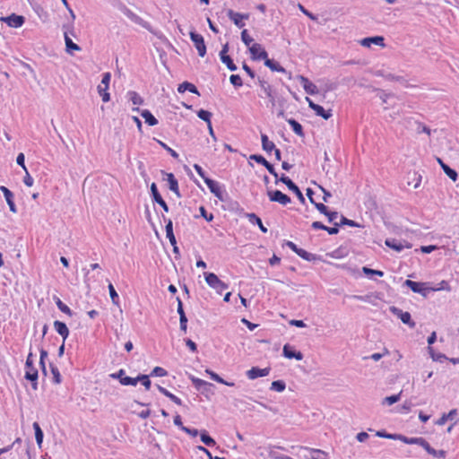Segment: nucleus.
<instances>
[{
	"label": "nucleus",
	"instance_id": "nucleus-1",
	"mask_svg": "<svg viewBox=\"0 0 459 459\" xmlns=\"http://www.w3.org/2000/svg\"><path fill=\"white\" fill-rule=\"evenodd\" d=\"M256 48H259L258 43H254L250 48L249 51L251 54V57L254 60H264V65L270 68L272 71L280 72V73H287L285 68L281 66L279 63L274 61L273 59L268 58V54L265 50L260 52L259 55H256Z\"/></svg>",
	"mask_w": 459,
	"mask_h": 459
},
{
	"label": "nucleus",
	"instance_id": "nucleus-2",
	"mask_svg": "<svg viewBox=\"0 0 459 459\" xmlns=\"http://www.w3.org/2000/svg\"><path fill=\"white\" fill-rule=\"evenodd\" d=\"M25 376L24 377L31 382V387L33 390L38 389V377L39 372L38 369L33 365V354L30 352L27 356L25 362Z\"/></svg>",
	"mask_w": 459,
	"mask_h": 459
},
{
	"label": "nucleus",
	"instance_id": "nucleus-3",
	"mask_svg": "<svg viewBox=\"0 0 459 459\" xmlns=\"http://www.w3.org/2000/svg\"><path fill=\"white\" fill-rule=\"evenodd\" d=\"M403 284L410 288L414 293H420L424 298H426L430 291V288L427 287L426 282H418L411 280H406Z\"/></svg>",
	"mask_w": 459,
	"mask_h": 459
},
{
	"label": "nucleus",
	"instance_id": "nucleus-4",
	"mask_svg": "<svg viewBox=\"0 0 459 459\" xmlns=\"http://www.w3.org/2000/svg\"><path fill=\"white\" fill-rule=\"evenodd\" d=\"M189 36H190V39L193 41L195 48L198 51V55L201 57H204L206 54V45L204 43V37L201 34H199L194 30L190 31Z\"/></svg>",
	"mask_w": 459,
	"mask_h": 459
},
{
	"label": "nucleus",
	"instance_id": "nucleus-5",
	"mask_svg": "<svg viewBox=\"0 0 459 459\" xmlns=\"http://www.w3.org/2000/svg\"><path fill=\"white\" fill-rule=\"evenodd\" d=\"M257 82L264 95L269 99L272 106L274 107L276 103V96L272 85L261 77H258Z\"/></svg>",
	"mask_w": 459,
	"mask_h": 459
},
{
	"label": "nucleus",
	"instance_id": "nucleus-6",
	"mask_svg": "<svg viewBox=\"0 0 459 459\" xmlns=\"http://www.w3.org/2000/svg\"><path fill=\"white\" fill-rule=\"evenodd\" d=\"M267 195L271 202L279 203L282 205H287L291 202L290 197L280 190H267Z\"/></svg>",
	"mask_w": 459,
	"mask_h": 459
},
{
	"label": "nucleus",
	"instance_id": "nucleus-7",
	"mask_svg": "<svg viewBox=\"0 0 459 459\" xmlns=\"http://www.w3.org/2000/svg\"><path fill=\"white\" fill-rule=\"evenodd\" d=\"M390 311L399 317L401 321L407 325L410 328L413 329L416 326V323L411 319V314L409 312H403L402 309L396 307H391Z\"/></svg>",
	"mask_w": 459,
	"mask_h": 459
},
{
	"label": "nucleus",
	"instance_id": "nucleus-8",
	"mask_svg": "<svg viewBox=\"0 0 459 459\" xmlns=\"http://www.w3.org/2000/svg\"><path fill=\"white\" fill-rule=\"evenodd\" d=\"M280 181L285 184L289 190L292 191L297 195L301 204H305V197L303 194L301 193L299 186L289 177L282 174L280 178Z\"/></svg>",
	"mask_w": 459,
	"mask_h": 459
},
{
	"label": "nucleus",
	"instance_id": "nucleus-9",
	"mask_svg": "<svg viewBox=\"0 0 459 459\" xmlns=\"http://www.w3.org/2000/svg\"><path fill=\"white\" fill-rule=\"evenodd\" d=\"M308 107L315 111L316 115L327 120L332 117V109L325 110L322 106L316 104L311 99L306 97Z\"/></svg>",
	"mask_w": 459,
	"mask_h": 459
},
{
	"label": "nucleus",
	"instance_id": "nucleus-10",
	"mask_svg": "<svg viewBox=\"0 0 459 459\" xmlns=\"http://www.w3.org/2000/svg\"><path fill=\"white\" fill-rule=\"evenodd\" d=\"M120 10L122 11V13L128 18L130 19L133 22H134L135 24H138L145 29H150V24L145 22L144 20H143L140 16H138L137 14H135L134 13H133L129 8H127L126 5H123Z\"/></svg>",
	"mask_w": 459,
	"mask_h": 459
},
{
	"label": "nucleus",
	"instance_id": "nucleus-11",
	"mask_svg": "<svg viewBox=\"0 0 459 459\" xmlns=\"http://www.w3.org/2000/svg\"><path fill=\"white\" fill-rule=\"evenodd\" d=\"M0 20L12 28H20L25 22V18L22 15H17L15 13H12L6 17H2Z\"/></svg>",
	"mask_w": 459,
	"mask_h": 459
},
{
	"label": "nucleus",
	"instance_id": "nucleus-12",
	"mask_svg": "<svg viewBox=\"0 0 459 459\" xmlns=\"http://www.w3.org/2000/svg\"><path fill=\"white\" fill-rule=\"evenodd\" d=\"M402 124L404 125V126H409V125L413 124L415 126V131L418 134L425 133L429 136H430V134H431V130H430L429 127H428L427 126H425L421 122L413 120L411 117L403 118Z\"/></svg>",
	"mask_w": 459,
	"mask_h": 459
},
{
	"label": "nucleus",
	"instance_id": "nucleus-13",
	"mask_svg": "<svg viewBox=\"0 0 459 459\" xmlns=\"http://www.w3.org/2000/svg\"><path fill=\"white\" fill-rule=\"evenodd\" d=\"M151 194L152 196V200L155 203H157L158 204H160L164 212H168L169 206H168L167 203L164 201V199L162 198V196L160 195L155 183H152V185H151Z\"/></svg>",
	"mask_w": 459,
	"mask_h": 459
},
{
	"label": "nucleus",
	"instance_id": "nucleus-14",
	"mask_svg": "<svg viewBox=\"0 0 459 459\" xmlns=\"http://www.w3.org/2000/svg\"><path fill=\"white\" fill-rule=\"evenodd\" d=\"M296 79L301 82L305 91L307 94L314 95L318 92L316 85L314 84L313 82H311L307 77H305L301 74H299L296 76Z\"/></svg>",
	"mask_w": 459,
	"mask_h": 459
},
{
	"label": "nucleus",
	"instance_id": "nucleus-15",
	"mask_svg": "<svg viewBox=\"0 0 459 459\" xmlns=\"http://www.w3.org/2000/svg\"><path fill=\"white\" fill-rule=\"evenodd\" d=\"M204 182L210 189L211 193H212L219 200L224 201L223 193L217 181L208 178H205Z\"/></svg>",
	"mask_w": 459,
	"mask_h": 459
},
{
	"label": "nucleus",
	"instance_id": "nucleus-16",
	"mask_svg": "<svg viewBox=\"0 0 459 459\" xmlns=\"http://www.w3.org/2000/svg\"><path fill=\"white\" fill-rule=\"evenodd\" d=\"M270 371V368H259L257 367H253L247 371L246 375L248 377V379L254 380L257 377L268 376Z\"/></svg>",
	"mask_w": 459,
	"mask_h": 459
},
{
	"label": "nucleus",
	"instance_id": "nucleus-17",
	"mask_svg": "<svg viewBox=\"0 0 459 459\" xmlns=\"http://www.w3.org/2000/svg\"><path fill=\"white\" fill-rule=\"evenodd\" d=\"M190 379L194 385V386L198 390L201 391L203 394L207 393L211 390V387L213 386L212 384L206 382L203 379L197 378L194 376L190 377Z\"/></svg>",
	"mask_w": 459,
	"mask_h": 459
},
{
	"label": "nucleus",
	"instance_id": "nucleus-18",
	"mask_svg": "<svg viewBox=\"0 0 459 459\" xmlns=\"http://www.w3.org/2000/svg\"><path fill=\"white\" fill-rule=\"evenodd\" d=\"M282 354L285 358L290 359H295L297 360H301L304 357L300 351L294 350L289 343L283 346Z\"/></svg>",
	"mask_w": 459,
	"mask_h": 459
},
{
	"label": "nucleus",
	"instance_id": "nucleus-19",
	"mask_svg": "<svg viewBox=\"0 0 459 459\" xmlns=\"http://www.w3.org/2000/svg\"><path fill=\"white\" fill-rule=\"evenodd\" d=\"M228 17L235 23L238 28H242L245 24L242 22L243 19H248L249 15L247 13L242 14L239 13H236L233 10H228L227 13Z\"/></svg>",
	"mask_w": 459,
	"mask_h": 459
},
{
	"label": "nucleus",
	"instance_id": "nucleus-20",
	"mask_svg": "<svg viewBox=\"0 0 459 459\" xmlns=\"http://www.w3.org/2000/svg\"><path fill=\"white\" fill-rule=\"evenodd\" d=\"M0 190L3 192L6 203L10 208V211L13 212H16V206L13 202V194L12 191H10L7 187L1 186Z\"/></svg>",
	"mask_w": 459,
	"mask_h": 459
},
{
	"label": "nucleus",
	"instance_id": "nucleus-21",
	"mask_svg": "<svg viewBox=\"0 0 459 459\" xmlns=\"http://www.w3.org/2000/svg\"><path fill=\"white\" fill-rule=\"evenodd\" d=\"M167 181L169 183V188L175 193L178 197L181 196L178 187V182L173 173H165Z\"/></svg>",
	"mask_w": 459,
	"mask_h": 459
},
{
	"label": "nucleus",
	"instance_id": "nucleus-22",
	"mask_svg": "<svg viewBox=\"0 0 459 459\" xmlns=\"http://www.w3.org/2000/svg\"><path fill=\"white\" fill-rule=\"evenodd\" d=\"M384 40H385V39L382 36H374V37H368V38L363 39L360 43L363 47H368V48L370 47L371 44L384 47L385 46Z\"/></svg>",
	"mask_w": 459,
	"mask_h": 459
},
{
	"label": "nucleus",
	"instance_id": "nucleus-23",
	"mask_svg": "<svg viewBox=\"0 0 459 459\" xmlns=\"http://www.w3.org/2000/svg\"><path fill=\"white\" fill-rule=\"evenodd\" d=\"M385 245L396 251H402L404 247L411 248V245L409 243H406V245H403L402 242L396 240L395 238H387L385 240Z\"/></svg>",
	"mask_w": 459,
	"mask_h": 459
},
{
	"label": "nucleus",
	"instance_id": "nucleus-24",
	"mask_svg": "<svg viewBox=\"0 0 459 459\" xmlns=\"http://www.w3.org/2000/svg\"><path fill=\"white\" fill-rule=\"evenodd\" d=\"M54 328L63 337L64 342H65L69 335V329L67 325L64 322L56 320L54 322Z\"/></svg>",
	"mask_w": 459,
	"mask_h": 459
},
{
	"label": "nucleus",
	"instance_id": "nucleus-25",
	"mask_svg": "<svg viewBox=\"0 0 459 459\" xmlns=\"http://www.w3.org/2000/svg\"><path fill=\"white\" fill-rule=\"evenodd\" d=\"M163 219L166 222L165 230L167 238H169L171 246H175L177 240L173 233V222L170 219H166L165 216H163Z\"/></svg>",
	"mask_w": 459,
	"mask_h": 459
},
{
	"label": "nucleus",
	"instance_id": "nucleus-26",
	"mask_svg": "<svg viewBox=\"0 0 459 459\" xmlns=\"http://www.w3.org/2000/svg\"><path fill=\"white\" fill-rule=\"evenodd\" d=\"M65 43V50L68 54L73 55V51H80L81 48L74 43L70 36L67 35V31L64 33Z\"/></svg>",
	"mask_w": 459,
	"mask_h": 459
},
{
	"label": "nucleus",
	"instance_id": "nucleus-27",
	"mask_svg": "<svg viewBox=\"0 0 459 459\" xmlns=\"http://www.w3.org/2000/svg\"><path fill=\"white\" fill-rule=\"evenodd\" d=\"M178 91L180 93H183L186 91H190V92H192L194 94L200 95L196 86L194 85L193 83L189 82H184L180 83L178 85Z\"/></svg>",
	"mask_w": 459,
	"mask_h": 459
},
{
	"label": "nucleus",
	"instance_id": "nucleus-28",
	"mask_svg": "<svg viewBox=\"0 0 459 459\" xmlns=\"http://www.w3.org/2000/svg\"><path fill=\"white\" fill-rule=\"evenodd\" d=\"M247 217L249 222L257 225L262 232L266 233L268 231L267 228L264 226L262 220L255 213H247Z\"/></svg>",
	"mask_w": 459,
	"mask_h": 459
},
{
	"label": "nucleus",
	"instance_id": "nucleus-29",
	"mask_svg": "<svg viewBox=\"0 0 459 459\" xmlns=\"http://www.w3.org/2000/svg\"><path fill=\"white\" fill-rule=\"evenodd\" d=\"M458 411L456 409L451 410L448 413L443 414L437 421V425H444L447 420H453L457 415Z\"/></svg>",
	"mask_w": 459,
	"mask_h": 459
},
{
	"label": "nucleus",
	"instance_id": "nucleus-30",
	"mask_svg": "<svg viewBox=\"0 0 459 459\" xmlns=\"http://www.w3.org/2000/svg\"><path fill=\"white\" fill-rule=\"evenodd\" d=\"M206 283L212 289L217 288L219 281H221L218 276L213 273H204Z\"/></svg>",
	"mask_w": 459,
	"mask_h": 459
},
{
	"label": "nucleus",
	"instance_id": "nucleus-31",
	"mask_svg": "<svg viewBox=\"0 0 459 459\" xmlns=\"http://www.w3.org/2000/svg\"><path fill=\"white\" fill-rule=\"evenodd\" d=\"M262 148L266 152H271L275 149V144L271 142L268 136L264 134H261Z\"/></svg>",
	"mask_w": 459,
	"mask_h": 459
},
{
	"label": "nucleus",
	"instance_id": "nucleus-32",
	"mask_svg": "<svg viewBox=\"0 0 459 459\" xmlns=\"http://www.w3.org/2000/svg\"><path fill=\"white\" fill-rule=\"evenodd\" d=\"M141 116L144 118L145 123H147L151 126H153L158 124L157 118L148 109L143 110L141 112Z\"/></svg>",
	"mask_w": 459,
	"mask_h": 459
},
{
	"label": "nucleus",
	"instance_id": "nucleus-33",
	"mask_svg": "<svg viewBox=\"0 0 459 459\" xmlns=\"http://www.w3.org/2000/svg\"><path fill=\"white\" fill-rule=\"evenodd\" d=\"M32 426H33V429L35 431V438H36L37 445L39 446V447H41L42 442H43V437H44V433L38 422H34Z\"/></svg>",
	"mask_w": 459,
	"mask_h": 459
},
{
	"label": "nucleus",
	"instance_id": "nucleus-34",
	"mask_svg": "<svg viewBox=\"0 0 459 459\" xmlns=\"http://www.w3.org/2000/svg\"><path fill=\"white\" fill-rule=\"evenodd\" d=\"M297 255L299 256H300L301 258H303L304 260L309 261V262L320 260V257L318 255H316L315 254H312V253H309V252H307V251H306L305 249H302V248H300L299 250Z\"/></svg>",
	"mask_w": 459,
	"mask_h": 459
},
{
	"label": "nucleus",
	"instance_id": "nucleus-35",
	"mask_svg": "<svg viewBox=\"0 0 459 459\" xmlns=\"http://www.w3.org/2000/svg\"><path fill=\"white\" fill-rule=\"evenodd\" d=\"M287 122L291 126L292 130L294 131V133L296 134H298L299 136L304 135L303 127L297 120H295L293 118H290L287 120Z\"/></svg>",
	"mask_w": 459,
	"mask_h": 459
},
{
	"label": "nucleus",
	"instance_id": "nucleus-36",
	"mask_svg": "<svg viewBox=\"0 0 459 459\" xmlns=\"http://www.w3.org/2000/svg\"><path fill=\"white\" fill-rule=\"evenodd\" d=\"M378 74L383 76V77H385L388 81H395V82H400L402 84L407 85V80L403 76L394 75L393 74H384L382 73H379Z\"/></svg>",
	"mask_w": 459,
	"mask_h": 459
},
{
	"label": "nucleus",
	"instance_id": "nucleus-37",
	"mask_svg": "<svg viewBox=\"0 0 459 459\" xmlns=\"http://www.w3.org/2000/svg\"><path fill=\"white\" fill-rule=\"evenodd\" d=\"M200 437H201V441L208 446H213L216 445V442L215 440L209 436V434L207 433L206 430H203L201 433H200Z\"/></svg>",
	"mask_w": 459,
	"mask_h": 459
},
{
	"label": "nucleus",
	"instance_id": "nucleus-38",
	"mask_svg": "<svg viewBox=\"0 0 459 459\" xmlns=\"http://www.w3.org/2000/svg\"><path fill=\"white\" fill-rule=\"evenodd\" d=\"M212 112L204 109H200L197 112V117L207 123V126H210L212 124L211 118H212Z\"/></svg>",
	"mask_w": 459,
	"mask_h": 459
},
{
	"label": "nucleus",
	"instance_id": "nucleus-39",
	"mask_svg": "<svg viewBox=\"0 0 459 459\" xmlns=\"http://www.w3.org/2000/svg\"><path fill=\"white\" fill-rule=\"evenodd\" d=\"M443 171L445 172V174L450 178L452 179L454 182H455L458 178V174L457 172L454 169H451L447 164H446L445 166H443L442 168Z\"/></svg>",
	"mask_w": 459,
	"mask_h": 459
},
{
	"label": "nucleus",
	"instance_id": "nucleus-40",
	"mask_svg": "<svg viewBox=\"0 0 459 459\" xmlns=\"http://www.w3.org/2000/svg\"><path fill=\"white\" fill-rule=\"evenodd\" d=\"M398 437H399L398 440H401L403 443L409 444V445H419L421 440V437H407L401 434H399Z\"/></svg>",
	"mask_w": 459,
	"mask_h": 459
},
{
	"label": "nucleus",
	"instance_id": "nucleus-41",
	"mask_svg": "<svg viewBox=\"0 0 459 459\" xmlns=\"http://www.w3.org/2000/svg\"><path fill=\"white\" fill-rule=\"evenodd\" d=\"M338 225H340V226L346 225V226H350V227H361L355 221L350 220L343 215L340 216V221L338 222Z\"/></svg>",
	"mask_w": 459,
	"mask_h": 459
},
{
	"label": "nucleus",
	"instance_id": "nucleus-42",
	"mask_svg": "<svg viewBox=\"0 0 459 459\" xmlns=\"http://www.w3.org/2000/svg\"><path fill=\"white\" fill-rule=\"evenodd\" d=\"M286 388V384L283 380H275L272 382L271 389L276 392H283Z\"/></svg>",
	"mask_w": 459,
	"mask_h": 459
},
{
	"label": "nucleus",
	"instance_id": "nucleus-43",
	"mask_svg": "<svg viewBox=\"0 0 459 459\" xmlns=\"http://www.w3.org/2000/svg\"><path fill=\"white\" fill-rule=\"evenodd\" d=\"M221 62L226 65L227 68L230 71H236L237 65L234 64L232 58L230 56L220 57Z\"/></svg>",
	"mask_w": 459,
	"mask_h": 459
},
{
	"label": "nucleus",
	"instance_id": "nucleus-44",
	"mask_svg": "<svg viewBox=\"0 0 459 459\" xmlns=\"http://www.w3.org/2000/svg\"><path fill=\"white\" fill-rule=\"evenodd\" d=\"M150 377H151L150 375H143V374L138 375V382H141V384L145 387L146 390H149L152 385Z\"/></svg>",
	"mask_w": 459,
	"mask_h": 459
},
{
	"label": "nucleus",
	"instance_id": "nucleus-45",
	"mask_svg": "<svg viewBox=\"0 0 459 459\" xmlns=\"http://www.w3.org/2000/svg\"><path fill=\"white\" fill-rule=\"evenodd\" d=\"M428 350H429V353L431 359L434 361H440L441 362L443 359H446V355H444L442 353L435 352V351H434V349L432 347L429 346Z\"/></svg>",
	"mask_w": 459,
	"mask_h": 459
},
{
	"label": "nucleus",
	"instance_id": "nucleus-46",
	"mask_svg": "<svg viewBox=\"0 0 459 459\" xmlns=\"http://www.w3.org/2000/svg\"><path fill=\"white\" fill-rule=\"evenodd\" d=\"M108 88H106V86H98V92L104 102H108L110 100V95L108 92Z\"/></svg>",
	"mask_w": 459,
	"mask_h": 459
},
{
	"label": "nucleus",
	"instance_id": "nucleus-47",
	"mask_svg": "<svg viewBox=\"0 0 459 459\" xmlns=\"http://www.w3.org/2000/svg\"><path fill=\"white\" fill-rule=\"evenodd\" d=\"M50 369L51 373L53 375V381L55 384H60L61 383V374L58 370V368L50 363Z\"/></svg>",
	"mask_w": 459,
	"mask_h": 459
},
{
	"label": "nucleus",
	"instance_id": "nucleus-48",
	"mask_svg": "<svg viewBox=\"0 0 459 459\" xmlns=\"http://www.w3.org/2000/svg\"><path fill=\"white\" fill-rule=\"evenodd\" d=\"M376 436H377L379 437L394 439V440H398V437H398L399 434H390V433H387L385 430H377L376 432Z\"/></svg>",
	"mask_w": 459,
	"mask_h": 459
},
{
	"label": "nucleus",
	"instance_id": "nucleus-49",
	"mask_svg": "<svg viewBox=\"0 0 459 459\" xmlns=\"http://www.w3.org/2000/svg\"><path fill=\"white\" fill-rule=\"evenodd\" d=\"M438 290H446V291H450V290H451V288H450L449 283H448L446 281H441L437 284V287L430 288V291H438Z\"/></svg>",
	"mask_w": 459,
	"mask_h": 459
},
{
	"label": "nucleus",
	"instance_id": "nucleus-50",
	"mask_svg": "<svg viewBox=\"0 0 459 459\" xmlns=\"http://www.w3.org/2000/svg\"><path fill=\"white\" fill-rule=\"evenodd\" d=\"M401 394H402V391L398 394H394V395L385 397L383 401V404L386 403L388 405H392V404L397 403L401 398Z\"/></svg>",
	"mask_w": 459,
	"mask_h": 459
},
{
	"label": "nucleus",
	"instance_id": "nucleus-51",
	"mask_svg": "<svg viewBox=\"0 0 459 459\" xmlns=\"http://www.w3.org/2000/svg\"><path fill=\"white\" fill-rule=\"evenodd\" d=\"M129 99L133 102L134 105H140L143 103L142 97L135 91H129L128 92Z\"/></svg>",
	"mask_w": 459,
	"mask_h": 459
},
{
	"label": "nucleus",
	"instance_id": "nucleus-52",
	"mask_svg": "<svg viewBox=\"0 0 459 459\" xmlns=\"http://www.w3.org/2000/svg\"><path fill=\"white\" fill-rule=\"evenodd\" d=\"M108 291L113 304L117 305L119 300L118 294L111 283L108 284Z\"/></svg>",
	"mask_w": 459,
	"mask_h": 459
},
{
	"label": "nucleus",
	"instance_id": "nucleus-53",
	"mask_svg": "<svg viewBox=\"0 0 459 459\" xmlns=\"http://www.w3.org/2000/svg\"><path fill=\"white\" fill-rule=\"evenodd\" d=\"M230 82L234 87H241L243 85L242 79L238 74H231Z\"/></svg>",
	"mask_w": 459,
	"mask_h": 459
},
{
	"label": "nucleus",
	"instance_id": "nucleus-54",
	"mask_svg": "<svg viewBox=\"0 0 459 459\" xmlns=\"http://www.w3.org/2000/svg\"><path fill=\"white\" fill-rule=\"evenodd\" d=\"M167 375V370L160 367H155L150 374L151 377H165Z\"/></svg>",
	"mask_w": 459,
	"mask_h": 459
},
{
	"label": "nucleus",
	"instance_id": "nucleus-55",
	"mask_svg": "<svg viewBox=\"0 0 459 459\" xmlns=\"http://www.w3.org/2000/svg\"><path fill=\"white\" fill-rule=\"evenodd\" d=\"M138 383V376L136 377H131L126 376L125 378H123L122 385H133L135 386Z\"/></svg>",
	"mask_w": 459,
	"mask_h": 459
},
{
	"label": "nucleus",
	"instance_id": "nucleus-56",
	"mask_svg": "<svg viewBox=\"0 0 459 459\" xmlns=\"http://www.w3.org/2000/svg\"><path fill=\"white\" fill-rule=\"evenodd\" d=\"M250 160H255V162L263 165L265 167V164H267L269 161L265 160V158L260 154H252L249 157Z\"/></svg>",
	"mask_w": 459,
	"mask_h": 459
},
{
	"label": "nucleus",
	"instance_id": "nucleus-57",
	"mask_svg": "<svg viewBox=\"0 0 459 459\" xmlns=\"http://www.w3.org/2000/svg\"><path fill=\"white\" fill-rule=\"evenodd\" d=\"M362 271H363V273L366 275H377V276H383L384 275V273L382 271L371 269V268H368V267H366V266H364L362 268Z\"/></svg>",
	"mask_w": 459,
	"mask_h": 459
},
{
	"label": "nucleus",
	"instance_id": "nucleus-58",
	"mask_svg": "<svg viewBox=\"0 0 459 459\" xmlns=\"http://www.w3.org/2000/svg\"><path fill=\"white\" fill-rule=\"evenodd\" d=\"M109 377L113 379H118L119 383L122 384L123 378L126 377V371L121 368L117 372L110 374Z\"/></svg>",
	"mask_w": 459,
	"mask_h": 459
},
{
	"label": "nucleus",
	"instance_id": "nucleus-59",
	"mask_svg": "<svg viewBox=\"0 0 459 459\" xmlns=\"http://www.w3.org/2000/svg\"><path fill=\"white\" fill-rule=\"evenodd\" d=\"M328 219V221L330 223L334 224V222H337L336 220L341 216L338 212L336 211H328V212L325 215Z\"/></svg>",
	"mask_w": 459,
	"mask_h": 459
},
{
	"label": "nucleus",
	"instance_id": "nucleus-60",
	"mask_svg": "<svg viewBox=\"0 0 459 459\" xmlns=\"http://www.w3.org/2000/svg\"><path fill=\"white\" fill-rule=\"evenodd\" d=\"M56 306L63 313H65L70 316H72V310L65 304H64L59 299L56 301Z\"/></svg>",
	"mask_w": 459,
	"mask_h": 459
},
{
	"label": "nucleus",
	"instance_id": "nucleus-61",
	"mask_svg": "<svg viewBox=\"0 0 459 459\" xmlns=\"http://www.w3.org/2000/svg\"><path fill=\"white\" fill-rule=\"evenodd\" d=\"M241 39L246 46H249L253 42V39L249 36L247 30H242Z\"/></svg>",
	"mask_w": 459,
	"mask_h": 459
},
{
	"label": "nucleus",
	"instance_id": "nucleus-62",
	"mask_svg": "<svg viewBox=\"0 0 459 459\" xmlns=\"http://www.w3.org/2000/svg\"><path fill=\"white\" fill-rule=\"evenodd\" d=\"M158 143L164 149L166 150L173 158L177 159L178 158V154L177 152H175L173 149H171L170 147H169L166 143H162L161 141H159L158 140Z\"/></svg>",
	"mask_w": 459,
	"mask_h": 459
},
{
	"label": "nucleus",
	"instance_id": "nucleus-63",
	"mask_svg": "<svg viewBox=\"0 0 459 459\" xmlns=\"http://www.w3.org/2000/svg\"><path fill=\"white\" fill-rule=\"evenodd\" d=\"M200 214L203 218H204L207 221H212L213 220V214L212 213H207L206 209L204 206H201L199 208Z\"/></svg>",
	"mask_w": 459,
	"mask_h": 459
},
{
	"label": "nucleus",
	"instance_id": "nucleus-64",
	"mask_svg": "<svg viewBox=\"0 0 459 459\" xmlns=\"http://www.w3.org/2000/svg\"><path fill=\"white\" fill-rule=\"evenodd\" d=\"M205 372L210 376V377L218 382V383H224V379L222 377H221L217 373L210 370V369H206Z\"/></svg>",
	"mask_w": 459,
	"mask_h": 459
}]
</instances>
